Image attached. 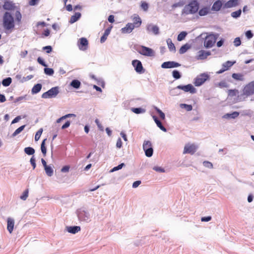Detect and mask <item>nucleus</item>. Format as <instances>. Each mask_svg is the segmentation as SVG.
<instances>
[{
	"instance_id": "nucleus-56",
	"label": "nucleus",
	"mask_w": 254,
	"mask_h": 254,
	"mask_svg": "<svg viewBox=\"0 0 254 254\" xmlns=\"http://www.w3.org/2000/svg\"><path fill=\"white\" fill-rule=\"evenodd\" d=\"M246 36L248 39H251L253 36V34L251 30H248L246 32Z\"/></svg>"
},
{
	"instance_id": "nucleus-38",
	"label": "nucleus",
	"mask_w": 254,
	"mask_h": 254,
	"mask_svg": "<svg viewBox=\"0 0 254 254\" xmlns=\"http://www.w3.org/2000/svg\"><path fill=\"white\" fill-rule=\"evenodd\" d=\"M228 95L231 97L236 96L239 93L237 89H230L228 91Z\"/></svg>"
},
{
	"instance_id": "nucleus-9",
	"label": "nucleus",
	"mask_w": 254,
	"mask_h": 254,
	"mask_svg": "<svg viewBox=\"0 0 254 254\" xmlns=\"http://www.w3.org/2000/svg\"><path fill=\"white\" fill-rule=\"evenodd\" d=\"M254 94V81L251 82L245 86L244 89V94L247 96Z\"/></svg>"
},
{
	"instance_id": "nucleus-49",
	"label": "nucleus",
	"mask_w": 254,
	"mask_h": 254,
	"mask_svg": "<svg viewBox=\"0 0 254 254\" xmlns=\"http://www.w3.org/2000/svg\"><path fill=\"white\" fill-rule=\"evenodd\" d=\"M234 45L236 47H238L241 44V41L239 37H237L234 39Z\"/></svg>"
},
{
	"instance_id": "nucleus-59",
	"label": "nucleus",
	"mask_w": 254,
	"mask_h": 254,
	"mask_svg": "<svg viewBox=\"0 0 254 254\" xmlns=\"http://www.w3.org/2000/svg\"><path fill=\"white\" fill-rule=\"evenodd\" d=\"M43 49L46 50L47 53H50L52 52V48L50 46H47L43 47Z\"/></svg>"
},
{
	"instance_id": "nucleus-16",
	"label": "nucleus",
	"mask_w": 254,
	"mask_h": 254,
	"mask_svg": "<svg viewBox=\"0 0 254 254\" xmlns=\"http://www.w3.org/2000/svg\"><path fill=\"white\" fill-rule=\"evenodd\" d=\"M15 5L14 3L9 0H5L3 5V8L5 10H12L15 8Z\"/></svg>"
},
{
	"instance_id": "nucleus-63",
	"label": "nucleus",
	"mask_w": 254,
	"mask_h": 254,
	"mask_svg": "<svg viewBox=\"0 0 254 254\" xmlns=\"http://www.w3.org/2000/svg\"><path fill=\"white\" fill-rule=\"evenodd\" d=\"M141 184V181H136L134 182L132 184V187L134 188H137Z\"/></svg>"
},
{
	"instance_id": "nucleus-36",
	"label": "nucleus",
	"mask_w": 254,
	"mask_h": 254,
	"mask_svg": "<svg viewBox=\"0 0 254 254\" xmlns=\"http://www.w3.org/2000/svg\"><path fill=\"white\" fill-rule=\"evenodd\" d=\"M11 78L10 77H7L2 80V84L4 86H8L11 83Z\"/></svg>"
},
{
	"instance_id": "nucleus-57",
	"label": "nucleus",
	"mask_w": 254,
	"mask_h": 254,
	"mask_svg": "<svg viewBox=\"0 0 254 254\" xmlns=\"http://www.w3.org/2000/svg\"><path fill=\"white\" fill-rule=\"evenodd\" d=\"M116 146L118 148H121L122 146V141L120 138H118L116 143Z\"/></svg>"
},
{
	"instance_id": "nucleus-22",
	"label": "nucleus",
	"mask_w": 254,
	"mask_h": 254,
	"mask_svg": "<svg viewBox=\"0 0 254 254\" xmlns=\"http://www.w3.org/2000/svg\"><path fill=\"white\" fill-rule=\"evenodd\" d=\"M112 28V26H111L105 31L103 35L101 37L100 41L101 43H104L106 40L107 37L109 35Z\"/></svg>"
},
{
	"instance_id": "nucleus-33",
	"label": "nucleus",
	"mask_w": 254,
	"mask_h": 254,
	"mask_svg": "<svg viewBox=\"0 0 254 254\" xmlns=\"http://www.w3.org/2000/svg\"><path fill=\"white\" fill-rule=\"evenodd\" d=\"M46 140H47L46 138L44 139L43 140V141L41 143V151H42V153L43 154L44 156H45L46 155V152H47L46 147L45 146V142Z\"/></svg>"
},
{
	"instance_id": "nucleus-29",
	"label": "nucleus",
	"mask_w": 254,
	"mask_h": 254,
	"mask_svg": "<svg viewBox=\"0 0 254 254\" xmlns=\"http://www.w3.org/2000/svg\"><path fill=\"white\" fill-rule=\"evenodd\" d=\"M168 48L170 51L175 52L176 51V48L174 44L173 43L171 39L167 40Z\"/></svg>"
},
{
	"instance_id": "nucleus-50",
	"label": "nucleus",
	"mask_w": 254,
	"mask_h": 254,
	"mask_svg": "<svg viewBox=\"0 0 254 254\" xmlns=\"http://www.w3.org/2000/svg\"><path fill=\"white\" fill-rule=\"evenodd\" d=\"M203 165L204 167L210 168V169H211L213 168V164L209 161H204L203 162Z\"/></svg>"
},
{
	"instance_id": "nucleus-48",
	"label": "nucleus",
	"mask_w": 254,
	"mask_h": 254,
	"mask_svg": "<svg viewBox=\"0 0 254 254\" xmlns=\"http://www.w3.org/2000/svg\"><path fill=\"white\" fill-rule=\"evenodd\" d=\"M172 74L173 77L175 79H179L181 77V74L180 72L177 70H174Z\"/></svg>"
},
{
	"instance_id": "nucleus-28",
	"label": "nucleus",
	"mask_w": 254,
	"mask_h": 254,
	"mask_svg": "<svg viewBox=\"0 0 254 254\" xmlns=\"http://www.w3.org/2000/svg\"><path fill=\"white\" fill-rule=\"evenodd\" d=\"M210 11V9L208 7H204L201 8L198 11L200 16H204L207 15Z\"/></svg>"
},
{
	"instance_id": "nucleus-58",
	"label": "nucleus",
	"mask_w": 254,
	"mask_h": 254,
	"mask_svg": "<svg viewBox=\"0 0 254 254\" xmlns=\"http://www.w3.org/2000/svg\"><path fill=\"white\" fill-rule=\"evenodd\" d=\"M69 166H64L62 168L61 172L63 173L68 172L69 171Z\"/></svg>"
},
{
	"instance_id": "nucleus-34",
	"label": "nucleus",
	"mask_w": 254,
	"mask_h": 254,
	"mask_svg": "<svg viewBox=\"0 0 254 254\" xmlns=\"http://www.w3.org/2000/svg\"><path fill=\"white\" fill-rule=\"evenodd\" d=\"M25 127V125L22 126L18 127L17 129H16L15 131L12 133V136L13 137L15 136L18 134L20 133L24 128Z\"/></svg>"
},
{
	"instance_id": "nucleus-23",
	"label": "nucleus",
	"mask_w": 254,
	"mask_h": 254,
	"mask_svg": "<svg viewBox=\"0 0 254 254\" xmlns=\"http://www.w3.org/2000/svg\"><path fill=\"white\" fill-rule=\"evenodd\" d=\"M239 115V113L238 112H233L232 113H227L225 114L223 118L225 119H235L236 118L238 117Z\"/></svg>"
},
{
	"instance_id": "nucleus-4",
	"label": "nucleus",
	"mask_w": 254,
	"mask_h": 254,
	"mask_svg": "<svg viewBox=\"0 0 254 254\" xmlns=\"http://www.w3.org/2000/svg\"><path fill=\"white\" fill-rule=\"evenodd\" d=\"M143 149L145 152V155L150 157L152 156L153 149L151 142L149 140H145L143 144Z\"/></svg>"
},
{
	"instance_id": "nucleus-12",
	"label": "nucleus",
	"mask_w": 254,
	"mask_h": 254,
	"mask_svg": "<svg viewBox=\"0 0 254 254\" xmlns=\"http://www.w3.org/2000/svg\"><path fill=\"white\" fill-rule=\"evenodd\" d=\"M132 64L137 72L140 73L143 72V68L140 61L137 60H133L132 62Z\"/></svg>"
},
{
	"instance_id": "nucleus-53",
	"label": "nucleus",
	"mask_w": 254,
	"mask_h": 254,
	"mask_svg": "<svg viewBox=\"0 0 254 254\" xmlns=\"http://www.w3.org/2000/svg\"><path fill=\"white\" fill-rule=\"evenodd\" d=\"M15 19L18 22H20L21 21L22 16L20 12L19 11H17L15 13Z\"/></svg>"
},
{
	"instance_id": "nucleus-41",
	"label": "nucleus",
	"mask_w": 254,
	"mask_h": 254,
	"mask_svg": "<svg viewBox=\"0 0 254 254\" xmlns=\"http://www.w3.org/2000/svg\"><path fill=\"white\" fill-rule=\"evenodd\" d=\"M189 47L187 44L183 45L180 49L179 53L181 54H184L187 51V50L189 49Z\"/></svg>"
},
{
	"instance_id": "nucleus-32",
	"label": "nucleus",
	"mask_w": 254,
	"mask_h": 254,
	"mask_svg": "<svg viewBox=\"0 0 254 254\" xmlns=\"http://www.w3.org/2000/svg\"><path fill=\"white\" fill-rule=\"evenodd\" d=\"M232 77L237 80L243 81L244 80V76L241 73H233Z\"/></svg>"
},
{
	"instance_id": "nucleus-52",
	"label": "nucleus",
	"mask_w": 254,
	"mask_h": 254,
	"mask_svg": "<svg viewBox=\"0 0 254 254\" xmlns=\"http://www.w3.org/2000/svg\"><path fill=\"white\" fill-rule=\"evenodd\" d=\"M125 165L124 163H121V164L119 165L118 166L114 167L111 170V172H113L114 171H116L117 170H119L122 168V167Z\"/></svg>"
},
{
	"instance_id": "nucleus-11",
	"label": "nucleus",
	"mask_w": 254,
	"mask_h": 254,
	"mask_svg": "<svg viewBox=\"0 0 254 254\" xmlns=\"http://www.w3.org/2000/svg\"><path fill=\"white\" fill-rule=\"evenodd\" d=\"M177 88L181 89L186 92H190L191 93H194L196 92L195 88L191 84L187 85H178Z\"/></svg>"
},
{
	"instance_id": "nucleus-43",
	"label": "nucleus",
	"mask_w": 254,
	"mask_h": 254,
	"mask_svg": "<svg viewBox=\"0 0 254 254\" xmlns=\"http://www.w3.org/2000/svg\"><path fill=\"white\" fill-rule=\"evenodd\" d=\"M131 111L135 114H140L145 112V110L138 108H132Z\"/></svg>"
},
{
	"instance_id": "nucleus-61",
	"label": "nucleus",
	"mask_w": 254,
	"mask_h": 254,
	"mask_svg": "<svg viewBox=\"0 0 254 254\" xmlns=\"http://www.w3.org/2000/svg\"><path fill=\"white\" fill-rule=\"evenodd\" d=\"M183 5V3L181 2H179L177 3H175L172 5V8H175L177 7H181Z\"/></svg>"
},
{
	"instance_id": "nucleus-64",
	"label": "nucleus",
	"mask_w": 254,
	"mask_h": 254,
	"mask_svg": "<svg viewBox=\"0 0 254 254\" xmlns=\"http://www.w3.org/2000/svg\"><path fill=\"white\" fill-rule=\"evenodd\" d=\"M37 61L41 65L44 66H47V65L45 64L44 62L41 59V58L39 57L37 59Z\"/></svg>"
},
{
	"instance_id": "nucleus-15",
	"label": "nucleus",
	"mask_w": 254,
	"mask_h": 254,
	"mask_svg": "<svg viewBox=\"0 0 254 254\" xmlns=\"http://www.w3.org/2000/svg\"><path fill=\"white\" fill-rule=\"evenodd\" d=\"M135 27L134 25L132 23H128L125 27L122 28V33L124 34L130 33Z\"/></svg>"
},
{
	"instance_id": "nucleus-5",
	"label": "nucleus",
	"mask_w": 254,
	"mask_h": 254,
	"mask_svg": "<svg viewBox=\"0 0 254 254\" xmlns=\"http://www.w3.org/2000/svg\"><path fill=\"white\" fill-rule=\"evenodd\" d=\"M59 92V88L58 87H53L48 91L44 92L42 95V98L47 99L55 97L58 95Z\"/></svg>"
},
{
	"instance_id": "nucleus-40",
	"label": "nucleus",
	"mask_w": 254,
	"mask_h": 254,
	"mask_svg": "<svg viewBox=\"0 0 254 254\" xmlns=\"http://www.w3.org/2000/svg\"><path fill=\"white\" fill-rule=\"evenodd\" d=\"M187 33L186 32H181L178 36L177 40L179 41H181L185 39Z\"/></svg>"
},
{
	"instance_id": "nucleus-19",
	"label": "nucleus",
	"mask_w": 254,
	"mask_h": 254,
	"mask_svg": "<svg viewBox=\"0 0 254 254\" xmlns=\"http://www.w3.org/2000/svg\"><path fill=\"white\" fill-rule=\"evenodd\" d=\"M147 30L149 32H152L155 35H157L159 33V29L156 25L152 24L148 25L147 27Z\"/></svg>"
},
{
	"instance_id": "nucleus-47",
	"label": "nucleus",
	"mask_w": 254,
	"mask_h": 254,
	"mask_svg": "<svg viewBox=\"0 0 254 254\" xmlns=\"http://www.w3.org/2000/svg\"><path fill=\"white\" fill-rule=\"evenodd\" d=\"M42 131H43V129L42 128H40L36 133L35 135V141H38L41 135V134L42 133Z\"/></svg>"
},
{
	"instance_id": "nucleus-51",
	"label": "nucleus",
	"mask_w": 254,
	"mask_h": 254,
	"mask_svg": "<svg viewBox=\"0 0 254 254\" xmlns=\"http://www.w3.org/2000/svg\"><path fill=\"white\" fill-rule=\"evenodd\" d=\"M156 110L157 112V113L159 114L160 117L161 119L164 120L165 118V115L164 113L162 112L161 110H160L159 109L156 108Z\"/></svg>"
},
{
	"instance_id": "nucleus-44",
	"label": "nucleus",
	"mask_w": 254,
	"mask_h": 254,
	"mask_svg": "<svg viewBox=\"0 0 254 254\" xmlns=\"http://www.w3.org/2000/svg\"><path fill=\"white\" fill-rule=\"evenodd\" d=\"M45 73L49 75H52L54 74V70L51 68H44Z\"/></svg>"
},
{
	"instance_id": "nucleus-39",
	"label": "nucleus",
	"mask_w": 254,
	"mask_h": 254,
	"mask_svg": "<svg viewBox=\"0 0 254 254\" xmlns=\"http://www.w3.org/2000/svg\"><path fill=\"white\" fill-rule=\"evenodd\" d=\"M180 107L182 108L185 109L187 111H190L192 109V107L191 105H188L186 104H181Z\"/></svg>"
},
{
	"instance_id": "nucleus-14",
	"label": "nucleus",
	"mask_w": 254,
	"mask_h": 254,
	"mask_svg": "<svg viewBox=\"0 0 254 254\" xmlns=\"http://www.w3.org/2000/svg\"><path fill=\"white\" fill-rule=\"evenodd\" d=\"M235 63V62H232L230 61H227L224 63L222 65V68L220 69L219 70L217 71L216 72L217 73L220 74L222 73L225 71L228 70L229 67H231L233 64Z\"/></svg>"
},
{
	"instance_id": "nucleus-24",
	"label": "nucleus",
	"mask_w": 254,
	"mask_h": 254,
	"mask_svg": "<svg viewBox=\"0 0 254 254\" xmlns=\"http://www.w3.org/2000/svg\"><path fill=\"white\" fill-rule=\"evenodd\" d=\"M132 24L135 27H139L141 24V20L138 15L134 16L132 19Z\"/></svg>"
},
{
	"instance_id": "nucleus-18",
	"label": "nucleus",
	"mask_w": 254,
	"mask_h": 254,
	"mask_svg": "<svg viewBox=\"0 0 254 254\" xmlns=\"http://www.w3.org/2000/svg\"><path fill=\"white\" fill-rule=\"evenodd\" d=\"M14 225V220L11 218H8L7 220V229L9 233L13 231Z\"/></svg>"
},
{
	"instance_id": "nucleus-31",
	"label": "nucleus",
	"mask_w": 254,
	"mask_h": 254,
	"mask_svg": "<svg viewBox=\"0 0 254 254\" xmlns=\"http://www.w3.org/2000/svg\"><path fill=\"white\" fill-rule=\"evenodd\" d=\"M70 85L74 88L78 89L80 87L81 83L79 80L74 79L71 82Z\"/></svg>"
},
{
	"instance_id": "nucleus-17",
	"label": "nucleus",
	"mask_w": 254,
	"mask_h": 254,
	"mask_svg": "<svg viewBox=\"0 0 254 254\" xmlns=\"http://www.w3.org/2000/svg\"><path fill=\"white\" fill-rule=\"evenodd\" d=\"M210 54L211 53L209 51L206 52L204 50H200L198 52L197 59L198 60H204L206 59Z\"/></svg>"
},
{
	"instance_id": "nucleus-30",
	"label": "nucleus",
	"mask_w": 254,
	"mask_h": 254,
	"mask_svg": "<svg viewBox=\"0 0 254 254\" xmlns=\"http://www.w3.org/2000/svg\"><path fill=\"white\" fill-rule=\"evenodd\" d=\"M81 16V14L79 12H76L74 15H72L70 19V22L73 23L76 22Z\"/></svg>"
},
{
	"instance_id": "nucleus-37",
	"label": "nucleus",
	"mask_w": 254,
	"mask_h": 254,
	"mask_svg": "<svg viewBox=\"0 0 254 254\" xmlns=\"http://www.w3.org/2000/svg\"><path fill=\"white\" fill-rule=\"evenodd\" d=\"M24 151L28 155H33L35 153V150L30 147L25 148Z\"/></svg>"
},
{
	"instance_id": "nucleus-55",
	"label": "nucleus",
	"mask_w": 254,
	"mask_h": 254,
	"mask_svg": "<svg viewBox=\"0 0 254 254\" xmlns=\"http://www.w3.org/2000/svg\"><path fill=\"white\" fill-rule=\"evenodd\" d=\"M95 123H96V125H97V126H98V128H99V129L102 130V131H103L104 127H103L102 126V125H101V124L100 123L98 119H96Z\"/></svg>"
},
{
	"instance_id": "nucleus-10",
	"label": "nucleus",
	"mask_w": 254,
	"mask_h": 254,
	"mask_svg": "<svg viewBox=\"0 0 254 254\" xmlns=\"http://www.w3.org/2000/svg\"><path fill=\"white\" fill-rule=\"evenodd\" d=\"M77 45L80 50H86L88 48V41L86 38H81L78 40Z\"/></svg>"
},
{
	"instance_id": "nucleus-21",
	"label": "nucleus",
	"mask_w": 254,
	"mask_h": 254,
	"mask_svg": "<svg viewBox=\"0 0 254 254\" xmlns=\"http://www.w3.org/2000/svg\"><path fill=\"white\" fill-rule=\"evenodd\" d=\"M222 6V3L221 1L218 0L213 3L212 7V10L215 11H219L221 9Z\"/></svg>"
},
{
	"instance_id": "nucleus-8",
	"label": "nucleus",
	"mask_w": 254,
	"mask_h": 254,
	"mask_svg": "<svg viewBox=\"0 0 254 254\" xmlns=\"http://www.w3.org/2000/svg\"><path fill=\"white\" fill-rule=\"evenodd\" d=\"M196 149L197 146L194 144L188 143L185 146L183 153L193 154L196 152Z\"/></svg>"
},
{
	"instance_id": "nucleus-46",
	"label": "nucleus",
	"mask_w": 254,
	"mask_h": 254,
	"mask_svg": "<svg viewBox=\"0 0 254 254\" xmlns=\"http://www.w3.org/2000/svg\"><path fill=\"white\" fill-rule=\"evenodd\" d=\"M141 7L145 11H146L148 9V4L145 1H141Z\"/></svg>"
},
{
	"instance_id": "nucleus-13",
	"label": "nucleus",
	"mask_w": 254,
	"mask_h": 254,
	"mask_svg": "<svg viewBox=\"0 0 254 254\" xmlns=\"http://www.w3.org/2000/svg\"><path fill=\"white\" fill-rule=\"evenodd\" d=\"M180 65L179 63L175 62H166L162 64L161 67L163 68H170L178 67Z\"/></svg>"
},
{
	"instance_id": "nucleus-26",
	"label": "nucleus",
	"mask_w": 254,
	"mask_h": 254,
	"mask_svg": "<svg viewBox=\"0 0 254 254\" xmlns=\"http://www.w3.org/2000/svg\"><path fill=\"white\" fill-rule=\"evenodd\" d=\"M153 118L157 127L162 131L166 132L167 131L166 128L162 125L161 122L157 119V118L155 116H153Z\"/></svg>"
},
{
	"instance_id": "nucleus-25",
	"label": "nucleus",
	"mask_w": 254,
	"mask_h": 254,
	"mask_svg": "<svg viewBox=\"0 0 254 254\" xmlns=\"http://www.w3.org/2000/svg\"><path fill=\"white\" fill-rule=\"evenodd\" d=\"M81 230L79 226H70L67 227V231L72 234H75Z\"/></svg>"
},
{
	"instance_id": "nucleus-3",
	"label": "nucleus",
	"mask_w": 254,
	"mask_h": 254,
	"mask_svg": "<svg viewBox=\"0 0 254 254\" xmlns=\"http://www.w3.org/2000/svg\"><path fill=\"white\" fill-rule=\"evenodd\" d=\"M218 34H209L205 38L204 40V46L206 48H212L216 43L218 38Z\"/></svg>"
},
{
	"instance_id": "nucleus-62",
	"label": "nucleus",
	"mask_w": 254,
	"mask_h": 254,
	"mask_svg": "<svg viewBox=\"0 0 254 254\" xmlns=\"http://www.w3.org/2000/svg\"><path fill=\"white\" fill-rule=\"evenodd\" d=\"M70 123L69 121H67L62 127V129H64L67 128L70 126Z\"/></svg>"
},
{
	"instance_id": "nucleus-1",
	"label": "nucleus",
	"mask_w": 254,
	"mask_h": 254,
	"mask_svg": "<svg viewBox=\"0 0 254 254\" xmlns=\"http://www.w3.org/2000/svg\"><path fill=\"white\" fill-rule=\"evenodd\" d=\"M199 3L196 0H192L186 5L182 11V15L193 14L197 12Z\"/></svg>"
},
{
	"instance_id": "nucleus-6",
	"label": "nucleus",
	"mask_w": 254,
	"mask_h": 254,
	"mask_svg": "<svg viewBox=\"0 0 254 254\" xmlns=\"http://www.w3.org/2000/svg\"><path fill=\"white\" fill-rule=\"evenodd\" d=\"M136 50L138 53L143 56H152L154 55V52L152 49L143 46L138 47Z\"/></svg>"
},
{
	"instance_id": "nucleus-2",
	"label": "nucleus",
	"mask_w": 254,
	"mask_h": 254,
	"mask_svg": "<svg viewBox=\"0 0 254 254\" xmlns=\"http://www.w3.org/2000/svg\"><path fill=\"white\" fill-rule=\"evenodd\" d=\"M3 25L5 29L10 30L14 27V22L12 16L7 12H5L3 17Z\"/></svg>"
},
{
	"instance_id": "nucleus-35",
	"label": "nucleus",
	"mask_w": 254,
	"mask_h": 254,
	"mask_svg": "<svg viewBox=\"0 0 254 254\" xmlns=\"http://www.w3.org/2000/svg\"><path fill=\"white\" fill-rule=\"evenodd\" d=\"M44 168H45V170L46 171V174L48 176L51 177L53 175V170L51 167L48 166H46V167H45Z\"/></svg>"
},
{
	"instance_id": "nucleus-20",
	"label": "nucleus",
	"mask_w": 254,
	"mask_h": 254,
	"mask_svg": "<svg viewBox=\"0 0 254 254\" xmlns=\"http://www.w3.org/2000/svg\"><path fill=\"white\" fill-rule=\"evenodd\" d=\"M238 5V0H230L224 5L225 8H230Z\"/></svg>"
},
{
	"instance_id": "nucleus-42",
	"label": "nucleus",
	"mask_w": 254,
	"mask_h": 254,
	"mask_svg": "<svg viewBox=\"0 0 254 254\" xmlns=\"http://www.w3.org/2000/svg\"><path fill=\"white\" fill-rule=\"evenodd\" d=\"M29 190L28 189H26L24 191L22 194L20 196V198L23 200H25L28 196Z\"/></svg>"
},
{
	"instance_id": "nucleus-45",
	"label": "nucleus",
	"mask_w": 254,
	"mask_h": 254,
	"mask_svg": "<svg viewBox=\"0 0 254 254\" xmlns=\"http://www.w3.org/2000/svg\"><path fill=\"white\" fill-rule=\"evenodd\" d=\"M241 12H242L241 10L239 9L236 11L233 12L231 13V16L234 18H237L240 16Z\"/></svg>"
},
{
	"instance_id": "nucleus-60",
	"label": "nucleus",
	"mask_w": 254,
	"mask_h": 254,
	"mask_svg": "<svg viewBox=\"0 0 254 254\" xmlns=\"http://www.w3.org/2000/svg\"><path fill=\"white\" fill-rule=\"evenodd\" d=\"M211 220V217L209 216L207 217H203L201 218V220L202 222H208Z\"/></svg>"
},
{
	"instance_id": "nucleus-7",
	"label": "nucleus",
	"mask_w": 254,
	"mask_h": 254,
	"mask_svg": "<svg viewBox=\"0 0 254 254\" xmlns=\"http://www.w3.org/2000/svg\"><path fill=\"white\" fill-rule=\"evenodd\" d=\"M209 76L206 73H202L195 79L194 84L196 86H199L203 84L208 79Z\"/></svg>"
},
{
	"instance_id": "nucleus-27",
	"label": "nucleus",
	"mask_w": 254,
	"mask_h": 254,
	"mask_svg": "<svg viewBox=\"0 0 254 254\" xmlns=\"http://www.w3.org/2000/svg\"><path fill=\"white\" fill-rule=\"evenodd\" d=\"M42 89V85L38 83L35 85L32 89L31 92L32 94H37Z\"/></svg>"
},
{
	"instance_id": "nucleus-54",
	"label": "nucleus",
	"mask_w": 254,
	"mask_h": 254,
	"mask_svg": "<svg viewBox=\"0 0 254 254\" xmlns=\"http://www.w3.org/2000/svg\"><path fill=\"white\" fill-rule=\"evenodd\" d=\"M30 163H31V164L32 165V167H33V169H34L36 167V160H35V159L34 158V156L32 157L30 159Z\"/></svg>"
}]
</instances>
